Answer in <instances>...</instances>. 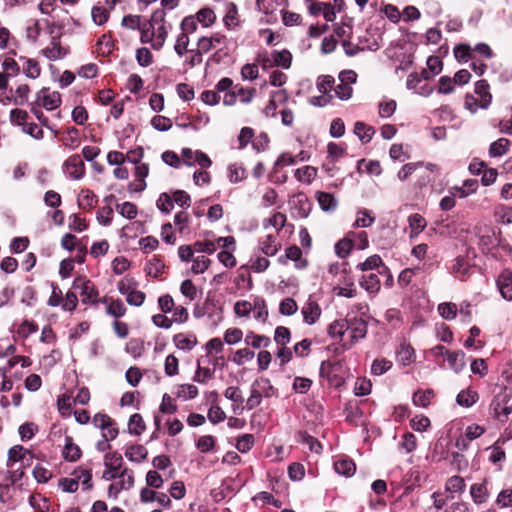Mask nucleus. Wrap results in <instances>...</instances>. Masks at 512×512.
<instances>
[{"instance_id":"36","label":"nucleus","mask_w":512,"mask_h":512,"mask_svg":"<svg viewBox=\"0 0 512 512\" xmlns=\"http://www.w3.org/2000/svg\"><path fill=\"white\" fill-rule=\"evenodd\" d=\"M149 173V167L147 164H139L135 168V178L138 181V184L134 188V191L141 192L145 189L146 183L144 179L148 176Z\"/></svg>"},{"instance_id":"45","label":"nucleus","mask_w":512,"mask_h":512,"mask_svg":"<svg viewBox=\"0 0 512 512\" xmlns=\"http://www.w3.org/2000/svg\"><path fill=\"white\" fill-rule=\"evenodd\" d=\"M52 47H47L42 50V53L49 59V60H56L60 59L64 56V53L62 52V47L60 45V42L53 39L51 43Z\"/></svg>"},{"instance_id":"55","label":"nucleus","mask_w":512,"mask_h":512,"mask_svg":"<svg viewBox=\"0 0 512 512\" xmlns=\"http://www.w3.org/2000/svg\"><path fill=\"white\" fill-rule=\"evenodd\" d=\"M196 447L202 453H208L215 447V438L211 435H205L198 439Z\"/></svg>"},{"instance_id":"43","label":"nucleus","mask_w":512,"mask_h":512,"mask_svg":"<svg viewBox=\"0 0 512 512\" xmlns=\"http://www.w3.org/2000/svg\"><path fill=\"white\" fill-rule=\"evenodd\" d=\"M106 313L115 318H120L125 315L126 307L121 300H112L107 306Z\"/></svg>"},{"instance_id":"22","label":"nucleus","mask_w":512,"mask_h":512,"mask_svg":"<svg viewBox=\"0 0 512 512\" xmlns=\"http://www.w3.org/2000/svg\"><path fill=\"white\" fill-rule=\"evenodd\" d=\"M20 60L24 61L23 73L26 75V77L36 79L40 76L41 68L36 60L23 56L20 57Z\"/></svg>"},{"instance_id":"57","label":"nucleus","mask_w":512,"mask_h":512,"mask_svg":"<svg viewBox=\"0 0 512 512\" xmlns=\"http://www.w3.org/2000/svg\"><path fill=\"white\" fill-rule=\"evenodd\" d=\"M254 445V436L252 434L242 435L236 443V448L241 453L248 452Z\"/></svg>"},{"instance_id":"54","label":"nucleus","mask_w":512,"mask_h":512,"mask_svg":"<svg viewBox=\"0 0 512 512\" xmlns=\"http://www.w3.org/2000/svg\"><path fill=\"white\" fill-rule=\"evenodd\" d=\"M352 248L353 242L350 239L343 238L335 244V253L341 258H345L349 255Z\"/></svg>"},{"instance_id":"2","label":"nucleus","mask_w":512,"mask_h":512,"mask_svg":"<svg viewBox=\"0 0 512 512\" xmlns=\"http://www.w3.org/2000/svg\"><path fill=\"white\" fill-rule=\"evenodd\" d=\"M94 426L103 431V438L106 441L113 440L117 437L119 431L116 422L105 413H97L92 420Z\"/></svg>"},{"instance_id":"13","label":"nucleus","mask_w":512,"mask_h":512,"mask_svg":"<svg viewBox=\"0 0 512 512\" xmlns=\"http://www.w3.org/2000/svg\"><path fill=\"white\" fill-rule=\"evenodd\" d=\"M81 456V450L78 445L73 442L71 436H65V445L63 448V457L70 462L77 461Z\"/></svg>"},{"instance_id":"52","label":"nucleus","mask_w":512,"mask_h":512,"mask_svg":"<svg viewBox=\"0 0 512 512\" xmlns=\"http://www.w3.org/2000/svg\"><path fill=\"white\" fill-rule=\"evenodd\" d=\"M198 395V388L193 384H183L178 387L177 396L185 400L194 399Z\"/></svg>"},{"instance_id":"39","label":"nucleus","mask_w":512,"mask_h":512,"mask_svg":"<svg viewBox=\"0 0 512 512\" xmlns=\"http://www.w3.org/2000/svg\"><path fill=\"white\" fill-rule=\"evenodd\" d=\"M457 305L452 302H444L438 305V312L442 318L453 320L457 316Z\"/></svg>"},{"instance_id":"1","label":"nucleus","mask_w":512,"mask_h":512,"mask_svg":"<svg viewBox=\"0 0 512 512\" xmlns=\"http://www.w3.org/2000/svg\"><path fill=\"white\" fill-rule=\"evenodd\" d=\"M510 395L505 391H501L494 396L490 403V411L493 417L500 422L508 420L512 413V406L509 405Z\"/></svg>"},{"instance_id":"28","label":"nucleus","mask_w":512,"mask_h":512,"mask_svg":"<svg viewBox=\"0 0 512 512\" xmlns=\"http://www.w3.org/2000/svg\"><path fill=\"white\" fill-rule=\"evenodd\" d=\"M145 428V422L140 414L135 413L130 416L128 421V431L130 434L139 436L144 432Z\"/></svg>"},{"instance_id":"30","label":"nucleus","mask_w":512,"mask_h":512,"mask_svg":"<svg viewBox=\"0 0 512 512\" xmlns=\"http://www.w3.org/2000/svg\"><path fill=\"white\" fill-rule=\"evenodd\" d=\"M396 354L398 361L404 366L414 361V349L408 344H401Z\"/></svg>"},{"instance_id":"46","label":"nucleus","mask_w":512,"mask_h":512,"mask_svg":"<svg viewBox=\"0 0 512 512\" xmlns=\"http://www.w3.org/2000/svg\"><path fill=\"white\" fill-rule=\"evenodd\" d=\"M433 395L434 394L431 390L416 391L413 395V403L419 407H427L430 404Z\"/></svg>"},{"instance_id":"61","label":"nucleus","mask_w":512,"mask_h":512,"mask_svg":"<svg viewBox=\"0 0 512 512\" xmlns=\"http://www.w3.org/2000/svg\"><path fill=\"white\" fill-rule=\"evenodd\" d=\"M243 332L239 328H229L225 331L224 341L229 344H236L242 340Z\"/></svg>"},{"instance_id":"9","label":"nucleus","mask_w":512,"mask_h":512,"mask_svg":"<svg viewBox=\"0 0 512 512\" xmlns=\"http://www.w3.org/2000/svg\"><path fill=\"white\" fill-rule=\"evenodd\" d=\"M347 329L351 332V338L353 341L363 339L367 334V323L360 318H352L348 320Z\"/></svg>"},{"instance_id":"63","label":"nucleus","mask_w":512,"mask_h":512,"mask_svg":"<svg viewBox=\"0 0 512 512\" xmlns=\"http://www.w3.org/2000/svg\"><path fill=\"white\" fill-rule=\"evenodd\" d=\"M392 367V362L386 359L374 360L371 371L374 375H382Z\"/></svg>"},{"instance_id":"38","label":"nucleus","mask_w":512,"mask_h":512,"mask_svg":"<svg viewBox=\"0 0 512 512\" xmlns=\"http://www.w3.org/2000/svg\"><path fill=\"white\" fill-rule=\"evenodd\" d=\"M245 343L247 345H251L254 348H260V347H268L271 343V340L267 336L256 335L253 332H250L245 337Z\"/></svg>"},{"instance_id":"5","label":"nucleus","mask_w":512,"mask_h":512,"mask_svg":"<svg viewBox=\"0 0 512 512\" xmlns=\"http://www.w3.org/2000/svg\"><path fill=\"white\" fill-rule=\"evenodd\" d=\"M72 287L73 289L80 291V294L83 297V303L94 301L98 295L94 284L90 280H87L85 277H77L73 281Z\"/></svg>"},{"instance_id":"47","label":"nucleus","mask_w":512,"mask_h":512,"mask_svg":"<svg viewBox=\"0 0 512 512\" xmlns=\"http://www.w3.org/2000/svg\"><path fill=\"white\" fill-rule=\"evenodd\" d=\"M333 92V96L339 98L340 100L346 101L352 97L353 88L339 82L337 85L334 84Z\"/></svg>"},{"instance_id":"8","label":"nucleus","mask_w":512,"mask_h":512,"mask_svg":"<svg viewBox=\"0 0 512 512\" xmlns=\"http://www.w3.org/2000/svg\"><path fill=\"white\" fill-rule=\"evenodd\" d=\"M470 496L476 505L486 503L490 496L486 481L472 484L470 486Z\"/></svg>"},{"instance_id":"6","label":"nucleus","mask_w":512,"mask_h":512,"mask_svg":"<svg viewBox=\"0 0 512 512\" xmlns=\"http://www.w3.org/2000/svg\"><path fill=\"white\" fill-rule=\"evenodd\" d=\"M496 284L502 298L512 301V271L503 270L498 276Z\"/></svg>"},{"instance_id":"62","label":"nucleus","mask_w":512,"mask_h":512,"mask_svg":"<svg viewBox=\"0 0 512 512\" xmlns=\"http://www.w3.org/2000/svg\"><path fill=\"white\" fill-rule=\"evenodd\" d=\"M454 56L458 61H468L471 57V47L468 44H459L454 47Z\"/></svg>"},{"instance_id":"7","label":"nucleus","mask_w":512,"mask_h":512,"mask_svg":"<svg viewBox=\"0 0 512 512\" xmlns=\"http://www.w3.org/2000/svg\"><path fill=\"white\" fill-rule=\"evenodd\" d=\"M38 100L46 110H54L61 105V95L57 91L49 92L48 88H43L38 93Z\"/></svg>"},{"instance_id":"35","label":"nucleus","mask_w":512,"mask_h":512,"mask_svg":"<svg viewBox=\"0 0 512 512\" xmlns=\"http://www.w3.org/2000/svg\"><path fill=\"white\" fill-rule=\"evenodd\" d=\"M286 224V216L281 212H275L271 217L264 219L263 227H274L279 232Z\"/></svg>"},{"instance_id":"12","label":"nucleus","mask_w":512,"mask_h":512,"mask_svg":"<svg viewBox=\"0 0 512 512\" xmlns=\"http://www.w3.org/2000/svg\"><path fill=\"white\" fill-rule=\"evenodd\" d=\"M315 196L319 203V206L323 211L331 212L337 208L338 201L336 200L333 194L317 191Z\"/></svg>"},{"instance_id":"48","label":"nucleus","mask_w":512,"mask_h":512,"mask_svg":"<svg viewBox=\"0 0 512 512\" xmlns=\"http://www.w3.org/2000/svg\"><path fill=\"white\" fill-rule=\"evenodd\" d=\"M216 19V15L210 8H203L197 13V21L204 27L211 26Z\"/></svg>"},{"instance_id":"17","label":"nucleus","mask_w":512,"mask_h":512,"mask_svg":"<svg viewBox=\"0 0 512 512\" xmlns=\"http://www.w3.org/2000/svg\"><path fill=\"white\" fill-rule=\"evenodd\" d=\"M259 246L266 256H274L279 250V245L276 244V236L272 234L260 239Z\"/></svg>"},{"instance_id":"44","label":"nucleus","mask_w":512,"mask_h":512,"mask_svg":"<svg viewBox=\"0 0 512 512\" xmlns=\"http://www.w3.org/2000/svg\"><path fill=\"white\" fill-rule=\"evenodd\" d=\"M316 176V169L312 166H304L295 171V177L300 182L310 183Z\"/></svg>"},{"instance_id":"10","label":"nucleus","mask_w":512,"mask_h":512,"mask_svg":"<svg viewBox=\"0 0 512 512\" xmlns=\"http://www.w3.org/2000/svg\"><path fill=\"white\" fill-rule=\"evenodd\" d=\"M478 400V392L471 387L460 391L456 397L457 404L465 408L473 406Z\"/></svg>"},{"instance_id":"16","label":"nucleus","mask_w":512,"mask_h":512,"mask_svg":"<svg viewBox=\"0 0 512 512\" xmlns=\"http://www.w3.org/2000/svg\"><path fill=\"white\" fill-rule=\"evenodd\" d=\"M360 286L369 293H377L380 290L381 284L376 273H369L362 276Z\"/></svg>"},{"instance_id":"21","label":"nucleus","mask_w":512,"mask_h":512,"mask_svg":"<svg viewBox=\"0 0 512 512\" xmlns=\"http://www.w3.org/2000/svg\"><path fill=\"white\" fill-rule=\"evenodd\" d=\"M148 451L143 445L129 446L125 451V456L134 462H142L147 458Z\"/></svg>"},{"instance_id":"20","label":"nucleus","mask_w":512,"mask_h":512,"mask_svg":"<svg viewBox=\"0 0 512 512\" xmlns=\"http://www.w3.org/2000/svg\"><path fill=\"white\" fill-rule=\"evenodd\" d=\"M173 342L178 349L190 351L196 345L197 340L195 336L178 333L173 337Z\"/></svg>"},{"instance_id":"25","label":"nucleus","mask_w":512,"mask_h":512,"mask_svg":"<svg viewBox=\"0 0 512 512\" xmlns=\"http://www.w3.org/2000/svg\"><path fill=\"white\" fill-rule=\"evenodd\" d=\"M62 142L65 147L74 150L80 145V136L79 131L75 127H69L64 136L62 137Z\"/></svg>"},{"instance_id":"3","label":"nucleus","mask_w":512,"mask_h":512,"mask_svg":"<svg viewBox=\"0 0 512 512\" xmlns=\"http://www.w3.org/2000/svg\"><path fill=\"white\" fill-rule=\"evenodd\" d=\"M123 459L118 452H112L105 455L106 470L102 474L104 480H112L119 476L122 469Z\"/></svg>"},{"instance_id":"40","label":"nucleus","mask_w":512,"mask_h":512,"mask_svg":"<svg viewBox=\"0 0 512 512\" xmlns=\"http://www.w3.org/2000/svg\"><path fill=\"white\" fill-rule=\"evenodd\" d=\"M509 145V140L506 138H500L493 142L489 148V155L491 157H500L506 154Z\"/></svg>"},{"instance_id":"18","label":"nucleus","mask_w":512,"mask_h":512,"mask_svg":"<svg viewBox=\"0 0 512 512\" xmlns=\"http://www.w3.org/2000/svg\"><path fill=\"white\" fill-rule=\"evenodd\" d=\"M354 133L362 141V143H368L372 139L375 130L372 126L358 121L354 125Z\"/></svg>"},{"instance_id":"26","label":"nucleus","mask_w":512,"mask_h":512,"mask_svg":"<svg viewBox=\"0 0 512 512\" xmlns=\"http://www.w3.org/2000/svg\"><path fill=\"white\" fill-rule=\"evenodd\" d=\"M271 56L272 63H274L275 66H279L284 69H288L291 66L292 55L288 50L273 51Z\"/></svg>"},{"instance_id":"60","label":"nucleus","mask_w":512,"mask_h":512,"mask_svg":"<svg viewBox=\"0 0 512 512\" xmlns=\"http://www.w3.org/2000/svg\"><path fill=\"white\" fill-rule=\"evenodd\" d=\"M173 203L175 202L181 207H189L191 203L190 195L184 190H175L172 192Z\"/></svg>"},{"instance_id":"19","label":"nucleus","mask_w":512,"mask_h":512,"mask_svg":"<svg viewBox=\"0 0 512 512\" xmlns=\"http://www.w3.org/2000/svg\"><path fill=\"white\" fill-rule=\"evenodd\" d=\"M72 475L78 483L81 481L84 490L93 488L91 469L79 467L73 471Z\"/></svg>"},{"instance_id":"14","label":"nucleus","mask_w":512,"mask_h":512,"mask_svg":"<svg viewBox=\"0 0 512 512\" xmlns=\"http://www.w3.org/2000/svg\"><path fill=\"white\" fill-rule=\"evenodd\" d=\"M334 470L339 475L351 477L356 471V465L352 459L341 458L334 462Z\"/></svg>"},{"instance_id":"41","label":"nucleus","mask_w":512,"mask_h":512,"mask_svg":"<svg viewBox=\"0 0 512 512\" xmlns=\"http://www.w3.org/2000/svg\"><path fill=\"white\" fill-rule=\"evenodd\" d=\"M119 214L127 219H134L138 214L137 206L132 202H124L116 205Z\"/></svg>"},{"instance_id":"51","label":"nucleus","mask_w":512,"mask_h":512,"mask_svg":"<svg viewBox=\"0 0 512 512\" xmlns=\"http://www.w3.org/2000/svg\"><path fill=\"white\" fill-rule=\"evenodd\" d=\"M91 15L96 25H103L109 18V10L104 7L95 6L92 8Z\"/></svg>"},{"instance_id":"49","label":"nucleus","mask_w":512,"mask_h":512,"mask_svg":"<svg viewBox=\"0 0 512 512\" xmlns=\"http://www.w3.org/2000/svg\"><path fill=\"white\" fill-rule=\"evenodd\" d=\"M408 221L412 232L416 235L421 233L426 227V220L418 213L409 216Z\"/></svg>"},{"instance_id":"24","label":"nucleus","mask_w":512,"mask_h":512,"mask_svg":"<svg viewBox=\"0 0 512 512\" xmlns=\"http://www.w3.org/2000/svg\"><path fill=\"white\" fill-rule=\"evenodd\" d=\"M357 268L361 271H369L379 268H382L383 271L388 270V268L383 264L381 257L376 254L368 257L364 262L359 263Z\"/></svg>"},{"instance_id":"29","label":"nucleus","mask_w":512,"mask_h":512,"mask_svg":"<svg viewBox=\"0 0 512 512\" xmlns=\"http://www.w3.org/2000/svg\"><path fill=\"white\" fill-rule=\"evenodd\" d=\"M97 203L96 195L89 189L81 190L78 196V205L82 209H92Z\"/></svg>"},{"instance_id":"64","label":"nucleus","mask_w":512,"mask_h":512,"mask_svg":"<svg viewBox=\"0 0 512 512\" xmlns=\"http://www.w3.org/2000/svg\"><path fill=\"white\" fill-rule=\"evenodd\" d=\"M496 504L501 508L512 506V489L502 490L496 498Z\"/></svg>"},{"instance_id":"53","label":"nucleus","mask_w":512,"mask_h":512,"mask_svg":"<svg viewBox=\"0 0 512 512\" xmlns=\"http://www.w3.org/2000/svg\"><path fill=\"white\" fill-rule=\"evenodd\" d=\"M165 264L158 258L154 257L146 266L148 275L158 277L164 272Z\"/></svg>"},{"instance_id":"33","label":"nucleus","mask_w":512,"mask_h":512,"mask_svg":"<svg viewBox=\"0 0 512 512\" xmlns=\"http://www.w3.org/2000/svg\"><path fill=\"white\" fill-rule=\"evenodd\" d=\"M334 84L335 79L330 75H321L316 81L317 90L321 94H332Z\"/></svg>"},{"instance_id":"23","label":"nucleus","mask_w":512,"mask_h":512,"mask_svg":"<svg viewBox=\"0 0 512 512\" xmlns=\"http://www.w3.org/2000/svg\"><path fill=\"white\" fill-rule=\"evenodd\" d=\"M475 93L481 97V107L487 108L491 103V95L489 93V84L486 80H479L475 84Z\"/></svg>"},{"instance_id":"42","label":"nucleus","mask_w":512,"mask_h":512,"mask_svg":"<svg viewBox=\"0 0 512 512\" xmlns=\"http://www.w3.org/2000/svg\"><path fill=\"white\" fill-rule=\"evenodd\" d=\"M348 320H336L332 322L328 327V334L331 337H342L348 330Z\"/></svg>"},{"instance_id":"58","label":"nucleus","mask_w":512,"mask_h":512,"mask_svg":"<svg viewBox=\"0 0 512 512\" xmlns=\"http://www.w3.org/2000/svg\"><path fill=\"white\" fill-rule=\"evenodd\" d=\"M189 35L186 33H180L177 37L174 50L178 56H183L185 52L188 51V45H189Z\"/></svg>"},{"instance_id":"37","label":"nucleus","mask_w":512,"mask_h":512,"mask_svg":"<svg viewBox=\"0 0 512 512\" xmlns=\"http://www.w3.org/2000/svg\"><path fill=\"white\" fill-rule=\"evenodd\" d=\"M25 454L26 450L23 446L15 445L11 447L8 451L7 467L13 468L14 463L23 460Z\"/></svg>"},{"instance_id":"56","label":"nucleus","mask_w":512,"mask_h":512,"mask_svg":"<svg viewBox=\"0 0 512 512\" xmlns=\"http://www.w3.org/2000/svg\"><path fill=\"white\" fill-rule=\"evenodd\" d=\"M301 257H302L301 249L298 246L293 245V246L288 247L286 249L285 256L280 257L278 260L281 264H286L287 260H292V261L298 262L301 260Z\"/></svg>"},{"instance_id":"32","label":"nucleus","mask_w":512,"mask_h":512,"mask_svg":"<svg viewBox=\"0 0 512 512\" xmlns=\"http://www.w3.org/2000/svg\"><path fill=\"white\" fill-rule=\"evenodd\" d=\"M297 437H298V440L301 443L308 445L309 450L311 452H314V453H317V454H319L321 452L322 445L318 441V439H316L315 437H313L310 434H308L307 432H303V431H300L297 434Z\"/></svg>"},{"instance_id":"59","label":"nucleus","mask_w":512,"mask_h":512,"mask_svg":"<svg viewBox=\"0 0 512 512\" xmlns=\"http://www.w3.org/2000/svg\"><path fill=\"white\" fill-rule=\"evenodd\" d=\"M298 309L297 303L292 298H285L281 301L279 311L282 315L291 316Z\"/></svg>"},{"instance_id":"11","label":"nucleus","mask_w":512,"mask_h":512,"mask_svg":"<svg viewBox=\"0 0 512 512\" xmlns=\"http://www.w3.org/2000/svg\"><path fill=\"white\" fill-rule=\"evenodd\" d=\"M302 315L304 317V321L311 325L320 317L321 309L316 302L308 301L302 308Z\"/></svg>"},{"instance_id":"27","label":"nucleus","mask_w":512,"mask_h":512,"mask_svg":"<svg viewBox=\"0 0 512 512\" xmlns=\"http://www.w3.org/2000/svg\"><path fill=\"white\" fill-rule=\"evenodd\" d=\"M252 385L260 393L262 397L264 396L269 398L275 395V389L271 385L270 380L267 378L256 379Z\"/></svg>"},{"instance_id":"34","label":"nucleus","mask_w":512,"mask_h":512,"mask_svg":"<svg viewBox=\"0 0 512 512\" xmlns=\"http://www.w3.org/2000/svg\"><path fill=\"white\" fill-rule=\"evenodd\" d=\"M465 486L464 478L454 475L447 479L445 489L451 494L462 493L465 490Z\"/></svg>"},{"instance_id":"31","label":"nucleus","mask_w":512,"mask_h":512,"mask_svg":"<svg viewBox=\"0 0 512 512\" xmlns=\"http://www.w3.org/2000/svg\"><path fill=\"white\" fill-rule=\"evenodd\" d=\"M252 311L254 312V318L265 322L268 317V310L266 307L265 300L261 297H256L252 303Z\"/></svg>"},{"instance_id":"15","label":"nucleus","mask_w":512,"mask_h":512,"mask_svg":"<svg viewBox=\"0 0 512 512\" xmlns=\"http://www.w3.org/2000/svg\"><path fill=\"white\" fill-rule=\"evenodd\" d=\"M447 361L449 367L456 373L461 372L466 365L465 354L461 350L449 352L447 355Z\"/></svg>"},{"instance_id":"4","label":"nucleus","mask_w":512,"mask_h":512,"mask_svg":"<svg viewBox=\"0 0 512 512\" xmlns=\"http://www.w3.org/2000/svg\"><path fill=\"white\" fill-rule=\"evenodd\" d=\"M63 168L65 172L75 180L81 179L85 174V164L78 154H74L66 159Z\"/></svg>"},{"instance_id":"50","label":"nucleus","mask_w":512,"mask_h":512,"mask_svg":"<svg viewBox=\"0 0 512 512\" xmlns=\"http://www.w3.org/2000/svg\"><path fill=\"white\" fill-rule=\"evenodd\" d=\"M495 217L503 224L512 223V207L500 205L495 210Z\"/></svg>"}]
</instances>
